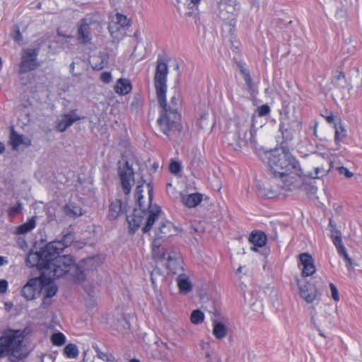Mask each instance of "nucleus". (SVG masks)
I'll use <instances>...</instances> for the list:
<instances>
[{
    "mask_svg": "<svg viewBox=\"0 0 362 362\" xmlns=\"http://www.w3.org/2000/svg\"><path fill=\"white\" fill-rule=\"evenodd\" d=\"M154 76L158 103L160 107V116L157 120L160 130L170 139L177 137L182 129L180 123L181 116L178 112L179 98L176 94L170 98V103L166 101L167 77L168 67L167 62L158 56L156 62Z\"/></svg>",
    "mask_w": 362,
    "mask_h": 362,
    "instance_id": "obj_1",
    "label": "nucleus"
},
{
    "mask_svg": "<svg viewBox=\"0 0 362 362\" xmlns=\"http://www.w3.org/2000/svg\"><path fill=\"white\" fill-rule=\"evenodd\" d=\"M74 233L69 231L63 234L61 240L57 239L47 243V276L57 279L74 270L71 276L75 281H82L86 279L83 268L93 265L95 257H88L76 265L73 256L59 255L74 242Z\"/></svg>",
    "mask_w": 362,
    "mask_h": 362,
    "instance_id": "obj_2",
    "label": "nucleus"
},
{
    "mask_svg": "<svg viewBox=\"0 0 362 362\" xmlns=\"http://www.w3.org/2000/svg\"><path fill=\"white\" fill-rule=\"evenodd\" d=\"M267 163L276 184L285 191L292 192L303 185V170L298 160L287 146L274 148L265 153Z\"/></svg>",
    "mask_w": 362,
    "mask_h": 362,
    "instance_id": "obj_3",
    "label": "nucleus"
},
{
    "mask_svg": "<svg viewBox=\"0 0 362 362\" xmlns=\"http://www.w3.org/2000/svg\"><path fill=\"white\" fill-rule=\"evenodd\" d=\"M25 263L39 272V276L30 279L21 289V295L30 300L39 296L45 288V245L41 246L39 250L34 245L27 255Z\"/></svg>",
    "mask_w": 362,
    "mask_h": 362,
    "instance_id": "obj_4",
    "label": "nucleus"
},
{
    "mask_svg": "<svg viewBox=\"0 0 362 362\" xmlns=\"http://www.w3.org/2000/svg\"><path fill=\"white\" fill-rule=\"evenodd\" d=\"M27 329H6L0 337V358L8 357L12 362L25 358L28 353L24 339Z\"/></svg>",
    "mask_w": 362,
    "mask_h": 362,
    "instance_id": "obj_5",
    "label": "nucleus"
},
{
    "mask_svg": "<svg viewBox=\"0 0 362 362\" xmlns=\"http://www.w3.org/2000/svg\"><path fill=\"white\" fill-rule=\"evenodd\" d=\"M161 212V209L158 205L150 204L147 210L144 206L134 209L132 215L127 216L129 230L134 233L140 227L144 218L147 216L146 224L142 230L144 233L149 232L155 221L158 219Z\"/></svg>",
    "mask_w": 362,
    "mask_h": 362,
    "instance_id": "obj_6",
    "label": "nucleus"
},
{
    "mask_svg": "<svg viewBox=\"0 0 362 362\" xmlns=\"http://www.w3.org/2000/svg\"><path fill=\"white\" fill-rule=\"evenodd\" d=\"M301 122L294 115L288 112L281 113L279 130L282 136L281 146H287L294 139L296 133L300 130Z\"/></svg>",
    "mask_w": 362,
    "mask_h": 362,
    "instance_id": "obj_7",
    "label": "nucleus"
},
{
    "mask_svg": "<svg viewBox=\"0 0 362 362\" xmlns=\"http://www.w3.org/2000/svg\"><path fill=\"white\" fill-rule=\"evenodd\" d=\"M249 129L248 124L236 122L233 129L226 134L224 142L233 150L240 151L243 146L246 144V135Z\"/></svg>",
    "mask_w": 362,
    "mask_h": 362,
    "instance_id": "obj_8",
    "label": "nucleus"
},
{
    "mask_svg": "<svg viewBox=\"0 0 362 362\" xmlns=\"http://www.w3.org/2000/svg\"><path fill=\"white\" fill-rule=\"evenodd\" d=\"M235 0H223L218 3V18L228 23L230 25H235Z\"/></svg>",
    "mask_w": 362,
    "mask_h": 362,
    "instance_id": "obj_9",
    "label": "nucleus"
},
{
    "mask_svg": "<svg viewBox=\"0 0 362 362\" xmlns=\"http://www.w3.org/2000/svg\"><path fill=\"white\" fill-rule=\"evenodd\" d=\"M118 174L122 190L127 195L130 193L132 184L134 182V170L128 161H125L122 166L119 167Z\"/></svg>",
    "mask_w": 362,
    "mask_h": 362,
    "instance_id": "obj_10",
    "label": "nucleus"
},
{
    "mask_svg": "<svg viewBox=\"0 0 362 362\" xmlns=\"http://www.w3.org/2000/svg\"><path fill=\"white\" fill-rule=\"evenodd\" d=\"M37 54L38 52L36 49H27L23 51L20 64V71L21 73L32 71L38 66L37 62Z\"/></svg>",
    "mask_w": 362,
    "mask_h": 362,
    "instance_id": "obj_11",
    "label": "nucleus"
},
{
    "mask_svg": "<svg viewBox=\"0 0 362 362\" xmlns=\"http://www.w3.org/2000/svg\"><path fill=\"white\" fill-rule=\"evenodd\" d=\"M84 119L77 114V110L73 109L64 114L57 119L56 128L59 132H65L74 122Z\"/></svg>",
    "mask_w": 362,
    "mask_h": 362,
    "instance_id": "obj_12",
    "label": "nucleus"
},
{
    "mask_svg": "<svg viewBox=\"0 0 362 362\" xmlns=\"http://www.w3.org/2000/svg\"><path fill=\"white\" fill-rule=\"evenodd\" d=\"M166 267L173 274H179L183 272V261L180 253L176 251H170L168 253Z\"/></svg>",
    "mask_w": 362,
    "mask_h": 362,
    "instance_id": "obj_13",
    "label": "nucleus"
},
{
    "mask_svg": "<svg viewBox=\"0 0 362 362\" xmlns=\"http://www.w3.org/2000/svg\"><path fill=\"white\" fill-rule=\"evenodd\" d=\"M299 264L303 266V276H312L316 272L314 259L312 255L308 252H303L299 255Z\"/></svg>",
    "mask_w": 362,
    "mask_h": 362,
    "instance_id": "obj_14",
    "label": "nucleus"
},
{
    "mask_svg": "<svg viewBox=\"0 0 362 362\" xmlns=\"http://www.w3.org/2000/svg\"><path fill=\"white\" fill-rule=\"evenodd\" d=\"M90 20L83 18L78 28V40L82 44H86L91 40Z\"/></svg>",
    "mask_w": 362,
    "mask_h": 362,
    "instance_id": "obj_15",
    "label": "nucleus"
},
{
    "mask_svg": "<svg viewBox=\"0 0 362 362\" xmlns=\"http://www.w3.org/2000/svg\"><path fill=\"white\" fill-rule=\"evenodd\" d=\"M9 142L13 150H18L20 145L25 146L31 145L30 139L25 137L23 135L18 134L13 129L11 130Z\"/></svg>",
    "mask_w": 362,
    "mask_h": 362,
    "instance_id": "obj_16",
    "label": "nucleus"
},
{
    "mask_svg": "<svg viewBox=\"0 0 362 362\" xmlns=\"http://www.w3.org/2000/svg\"><path fill=\"white\" fill-rule=\"evenodd\" d=\"M300 296L308 303H313L317 298V291L311 284L299 285Z\"/></svg>",
    "mask_w": 362,
    "mask_h": 362,
    "instance_id": "obj_17",
    "label": "nucleus"
},
{
    "mask_svg": "<svg viewBox=\"0 0 362 362\" xmlns=\"http://www.w3.org/2000/svg\"><path fill=\"white\" fill-rule=\"evenodd\" d=\"M249 241L255 246L262 247L266 245L267 237L263 231L254 230L249 236Z\"/></svg>",
    "mask_w": 362,
    "mask_h": 362,
    "instance_id": "obj_18",
    "label": "nucleus"
},
{
    "mask_svg": "<svg viewBox=\"0 0 362 362\" xmlns=\"http://www.w3.org/2000/svg\"><path fill=\"white\" fill-rule=\"evenodd\" d=\"M202 201V194L200 193H192L182 197V204L188 208H194L199 205Z\"/></svg>",
    "mask_w": 362,
    "mask_h": 362,
    "instance_id": "obj_19",
    "label": "nucleus"
},
{
    "mask_svg": "<svg viewBox=\"0 0 362 362\" xmlns=\"http://www.w3.org/2000/svg\"><path fill=\"white\" fill-rule=\"evenodd\" d=\"M64 211L68 217L71 218H76L83 214L81 207L72 202H69L65 205Z\"/></svg>",
    "mask_w": 362,
    "mask_h": 362,
    "instance_id": "obj_20",
    "label": "nucleus"
},
{
    "mask_svg": "<svg viewBox=\"0 0 362 362\" xmlns=\"http://www.w3.org/2000/svg\"><path fill=\"white\" fill-rule=\"evenodd\" d=\"M177 284L180 292L182 293H188L192 290V284L188 278L183 274H179L177 279Z\"/></svg>",
    "mask_w": 362,
    "mask_h": 362,
    "instance_id": "obj_21",
    "label": "nucleus"
},
{
    "mask_svg": "<svg viewBox=\"0 0 362 362\" xmlns=\"http://www.w3.org/2000/svg\"><path fill=\"white\" fill-rule=\"evenodd\" d=\"M122 202L120 199H115L109 206L108 218L110 220L116 219L122 212Z\"/></svg>",
    "mask_w": 362,
    "mask_h": 362,
    "instance_id": "obj_22",
    "label": "nucleus"
},
{
    "mask_svg": "<svg viewBox=\"0 0 362 362\" xmlns=\"http://www.w3.org/2000/svg\"><path fill=\"white\" fill-rule=\"evenodd\" d=\"M172 230H174L173 223L170 221L160 222L159 226L156 228V235L165 238L172 235Z\"/></svg>",
    "mask_w": 362,
    "mask_h": 362,
    "instance_id": "obj_23",
    "label": "nucleus"
},
{
    "mask_svg": "<svg viewBox=\"0 0 362 362\" xmlns=\"http://www.w3.org/2000/svg\"><path fill=\"white\" fill-rule=\"evenodd\" d=\"M49 328L52 330L49 335V340L52 345L56 346H62L64 345L66 341V336L59 331L54 330V328L52 327Z\"/></svg>",
    "mask_w": 362,
    "mask_h": 362,
    "instance_id": "obj_24",
    "label": "nucleus"
},
{
    "mask_svg": "<svg viewBox=\"0 0 362 362\" xmlns=\"http://www.w3.org/2000/svg\"><path fill=\"white\" fill-rule=\"evenodd\" d=\"M163 239V238L155 235V237L151 244L153 255L154 257L158 259V260L165 259L166 254L165 252H160V247L161 246Z\"/></svg>",
    "mask_w": 362,
    "mask_h": 362,
    "instance_id": "obj_25",
    "label": "nucleus"
},
{
    "mask_svg": "<svg viewBox=\"0 0 362 362\" xmlns=\"http://www.w3.org/2000/svg\"><path fill=\"white\" fill-rule=\"evenodd\" d=\"M115 91L119 95H127L132 90V84L128 79L119 78L115 87Z\"/></svg>",
    "mask_w": 362,
    "mask_h": 362,
    "instance_id": "obj_26",
    "label": "nucleus"
},
{
    "mask_svg": "<svg viewBox=\"0 0 362 362\" xmlns=\"http://www.w3.org/2000/svg\"><path fill=\"white\" fill-rule=\"evenodd\" d=\"M151 280L153 287L157 288L158 284L165 281V276L160 269L156 267L151 272Z\"/></svg>",
    "mask_w": 362,
    "mask_h": 362,
    "instance_id": "obj_27",
    "label": "nucleus"
},
{
    "mask_svg": "<svg viewBox=\"0 0 362 362\" xmlns=\"http://www.w3.org/2000/svg\"><path fill=\"white\" fill-rule=\"evenodd\" d=\"M212 333L217 339H221L227 334V327L222 322L214 321Z\"/></svg>",
    "mask_w": 362,
    "mask_h": 362,
    "instance_id": "obj_28",
    "label": "nucleus"
},
{
    "mask_svg": "<svg viewBox=\"0 0 362 362\" xmlns=\"http://www.w3.org/2000/svg\"><path fill=\"white\" fill-rule=\"evenodd\" d=\"M35 227V220L33 217L30 218L27 222L18 226L16 229V234H25L32 230Z\"/></svg>",
    "mask_w": 362,
    "mask_h": 362,
    "instance_id": "obj_29",
    "label": "nucleus"
},
{
    "mask_svg": "<svg viewBox=\"0 0 362 362\" xmlns=\"http://www.w3.org/2000/svg\"><path fill=\"white\" fill-rule=\"evenodd\" d=\"M63 353L68 358H76L78 356L79 351L77 346L75 344H68L63 349Z\"/></svg>",
    "mask_w": 362,
    "mask_h": 362,
    "instance_id": "obj_30",
    "label": "nucleus"
},
{
    "mask_svg": "<svg viewBox=\"0 0 362 362\" xmlns=\"http://www.w3.org/2000/svg\"><path fill=\"white\" fill-rule=\"evenodd\" d=\"M93 349L100 359L106 362H117L112 354L102 351L97 344L93 345Z\"/></svg>",
    "mask_w": 362,
    "mask_h": 362,
    "instance_id": "obj_31",
    "label": "nucleus"
},
{
    "mask_svg": "<svg viewBox=\"0 0 362 362\" xmlns=\"http://www.w3.org/2000/svg\"><path fill=\"white\" fill-rule=\"evenodd\" d=\"M333 127L335 129L334 141L338 144L346 136V130L341 122L336 124V126H333Z\"/></svg>",
    "mask_w": 362,
    "mask_h": 362,
    "instance_id": "obj_32",
    "label": "nucleus"
},
{
    "mask_svg": "<svg viewBox=\"0 0 362 362\" xmlns=\"http://www.w3.org/2000/svg\"><path fill=\"white\" fill-rule=\"evenodd\" d=\"M53 277L47 276V298H52L56 295L58 288L52 281Z\"/></svg>",
    "mask_w": 362,
    "mask_h": 362,
    "instance_id": "obj_33",
    "label": "nucleus"
},
{
    "mask_svg": "<svg viewBox=\"0 0 362 362\" xmlns=\"http://www.w3.org/2000/svg\"><path fill=\"white\" fill-rule=\"evenodd\" d=\"M331 232H332L331 237L332 239V243H333L334 245L335 246L336 249H338L341 247L344 246L343 244L341 232L334 228L332 229Z\"/></svg>",
    "mask_w": 362,
    "mask_h": 362,
    "instance_id": "obj_34",
    "label": "nucleus"
},
{
    "mask_svg": "<svg viewBox=\"0 0 362 362\" xmlns=\"http://www.w3.org/2000/svg\"><path fill=\"white\" fill-rule=\"evenodd\" d=\"M245 83L247 86V91L250 93L252 95H255L257 93V88L255 84L252 81V78L250 76V74H245L244 76H243Z\"/></svg>",
    "mask_w": 362,
    "mask_h": 362,
    "instance_id": "obj_35",
    "label": "nucleus"
},
{
    "mask_svg": "<svg viewBox=\"0 0 362 362\" xmlns=\"http://www.w3.org/2000/svg\"><path fill=\"white\" fill-rule=\"evenodd\" d=\"M204 314L200 310H194L192 312L190 320L192 323L199 325L204 321Z\"/></svg>",
    "mask_w": 362,
    "mask_h": 362,
    "instance_id": "obj_36",
    "label": "nucleus"
},
{
    "mask_svg": "<svg viewBox=\"0 0 362 362\" xmlns=\"http://www.w3.org/2000/svg\"><path fill=\"white\" fill-rule=\"evenodd\" d=\"M118 27L116 30H119L120 28L126 27L129 25V21L126 16L117 13L115 16V22Z\"/></svg>",
    "mask_w": 362,
    "mask_h": 362,
    "instance_id": "obj_37",
    "label": "nucleus"
},
{
    "mask_svg": "<svg viewBox=\"0 0 362 362\" xmlns=\"http://www.w3.org/2000/svg\"><path fill=\"white\" fill-rule=\"evenodd\" d=\"M323 117H325L327 122L333 126H336V124L341 123V119L337 117L334 115L332 112L328 115H322Z\"/></svg>",
    "mask_w": 362,
    "mask_h": 362,
    "instance_id": "obj_38",
    "label": "nucleus"
},
{
    "mask_svg": "<svg viewBox=\"0 0 362 362\" xmlns=\"http://www.w3.org/2000/svg\"><path fill=\"white\" fill-rule=\"evenodd\" d=\"M142 192H143L142 185L136 186L135 192H134V197L137 201L138 206H141V207H142V206H144L143 203H142V199L144 198V197L142 195Z\"/></svg>",
    "mask_w": 362,
    "mask_h": 362,
    "instance_id": "obj_39",
    "label": "nucleus"
},
{
    "mask_svg": "<svg viewBox=\"0 0 362 362\" xmlns=\"http://www.w3.org/2000/svg\"><path fill=\"white\" fill-rule=\"evenodd\" d=\"M92 67L95 70H101L104 67V59L103 57H94L93 58Z\"/></svg>",
    "mask_w": 362,
    "mask_h": 362,
    "instance_id": "obj_40",
    "label": "nucleus"
},
{
    "mask_svg": "<svg viewBox=\"0 0 362 362\" xmlns=\"http://www.w3.org/2000/svg\"><path fill=\"white\" fill-rule=\"evenodd\" d=\"M256 111L259 117H264L270 113L271 109L267 104H264L258 107Z\"/></svg>",
    "mask_w": 362,
    "mask_h": 362,
    "instance_id": "obj_41",
    "label": "nucleus"
},
{
    "mask_svg": "<svg viewBox=\"0 0 362 362\" xmlns=\"http://www.w3.org/2000/svg\"><path fill=\"white\" fill-rule=\"evenodd\" d=\"M337 170L340 175H344L346 178H351L354 176V173L344 166L337 167Z\"/></svg>",
    "mask_w": 362,
    "mask_h": 362,
    "instance_id": "obj_42",
    "label": "nucleus"
},
{
    "mask_svg": "<svg viewBox=\"0 0 362 362\" xmlns=\"http://www.w3.org/2000/svg\"><path fill=\"white\" fill-rule=\"evenodd\" d=\"M170 170L173 174H177L181 170V164L177 161H173L169 166Z\"/></svg>",
    "mask_w": 362,
    "mask_h": 362,
    "instance_id": "obj_43",
    "label": "nucleus"
},
{
    "mask_svg": "<svg viewBox=\"0 0 362 362\" xmlns=\"http://www.w3.org/2000/svg\"><path fill=\"white\" fill-rule=\"evenodd\" d=\"M328 170H325L322 168H315V175L313 176V178H320L327 175Z\"/></svg>",
    "mask_w": 362,
    "mask_h": 362,
    "instance_id": "obj_44",
    "label": "nucleus"
},
{
    "mask_svg": "<svg viewBox=\"0 0 362 362\" xmlns=\"http://www.w3.org/2000/svg\"><path fill=\"white\" fill-rule=\"evenodd\" d=\"M22 204L18 203L16 206H12L8 210L9 216H13L21 211L22 209Z\"/></svg>",
    "mask_w": 362,
    "mask_h": 362,
    "instance_id": "obj_45",
    "label": "nucleus"
},
{
    "mask_svg": "<svg viewBox=\"0 0 362 362\" xmlns=\"http://www.w3.org/2000/svg\"><path fill=\"white\" fill-rule=\"evenodd\" d=\"M329 287H330V289H331V293H332V298L335 300V301H339V293H338V290L337 288V287L335 286V285L332 283H330L329 284Z\"/></svg>",
    "mask_w": 362,
    "mask_h": 362,
    "instance_id": "obj_46",
    "label": "nucleus"
},
{
    "mask_svg": "<svg viewBox=\"0 0 362 362\" xmlns=\"http://www.w3.org/2000/svg\"><path fill=\"white\" fill-rule=\"evenodd\" d=\"M100 80L105 83H109L112 81V75L110 72H103L100 75Z\"/></svg>",
    "mask_w": 362,
    "mask_h": 362,
    "instance_id": "obj_47",
    "label": "nucleus"
},
{
    "mask_svg": "<svg viewBox=\"0 0 362 362\" xmlns=\"http://www.w3.org/2000/svg\"><path fill=\"white\" fill-rule=\"evenodd\" d=\"M236 65L238 67V69L240 70V72L242 74V76H244L245 74L250 73L249 70L245 67V64L243 62H241V61L236 62Z\"/></svg>",
    "mask_w": 362,
    "mask_h": 362,
    "instance_id": "obj_48",
    "label": "nucleus"
},
{
    "mask_svg": "<svg viewBox=\"0 0 362 362\" xmlns=\"http://www.w3.org/2000/svg\"><path fill=\"white\" fill-rule=\"evenodd\" d=\"M8 289V282L6 280H0V293H4Z\"/></svg>",
    "mask_w": 362,
    "mask_h": 362,
    "instance_id": "obj_49",
    "label": "nucleus"
},
{
    "mask_svg": "<svg viewBox=\"0 0 362 362\" xmlns=\"http://www.w3.org/2000/svg\"><path fill=\"white\" fill-rule=\"evenodd\" d=\"M335 79L337 81H340L341 80L345 79V75L342 71H339L337 75L335 76Z\"/></svg>",
    "mask_w": 362,
    "mask_h": 362,
    "instance_id": "obj_50",
    "label": "nucleus"
},
{
    "mask_svg": "<svg viewBox=\"0 0 362 362\" xmlns=\"http://www.w3.org/2000/svg\"><path fill=\"white\" fill-rule=\"evenodd\" d=\"M148 199L149 202H151L152 198H153V187L151 186L150 184H148Z\"/></svg>",
    "mask_w": 362,
    "mask_h": 362,
    "instance_id": "obj_51",
    "label": "nucleus"
},
{
    "mask_svg": "<svg viewBox=\"0 0 362 362\" xmlns=\"http://www.w3.org/2000/svg\"><path fill=\"white\" fill-rule=\"evenodd\" d=\"M21 33L18 29L16 31V35L14 36V40L17 42H19L21 40Z\"/></svg>",
    "mask_w": 362,
    "mask_h": 362,
    "instance_id": "obj_52",
    "label": "nucleus"
},
{
    "mask_svg": "<svg viewBox=\"0 0 362 362\" xmlns=\"http://www.w3.org/2000/svg\"><path fill=\"white\" fill-rule=\"evenodd\" d=\"M337 252H338L339 256H341V255L347 252L345 246L341 247L337 249Z\"/></svg>",
    "mask_w": 362,
    "mask_h": 362,
    "instance_id": "obj_53",
    "label": "nucleus"
},
{
    "mask_svg": "<svg viewBox=\"0 0 362 362\" xmlns=\"http://www.w3.org/2000/svg\"><path fill=\"white\" fill-rule=\"evenodd\" d=\"M346 263V267L348 269H352V264H353V261L352 259L350 258L348 259V261H345Z\"/></svg>",
    "mask_w": 362,
    "mask_h": 362,
    "instance_id": "obj_54",
    "label": "nucleus"
},
{
    "mask_svg": "<svg viewBox=\"0 0 362 362\" xmlns=\"http://www.w3.org/2000/svg\"><path fill=\"white\" fill-rule=\"evenodd\" d=\"M7 262L6 258L4 257L0 256V266L4 265Z\"/></svg>",
    "mask_w": 362,
    "mask_h": 362,
    "instance_id": "obj_55",
    "label": "nucleus"
},
{
    "mask_svg": "<svg viewBox=\"0 0 362 362\" xmlns=\"http://www.w3.org/2000/svg\"><path fill=\"white\" fill-rule=\"evenodd\" d=\"M341 257H342L345 261H348V259H350V257L349 256L347 252L341 255Z\"/></svg>",
    "mask_w": 362,
    "mask_h": 362,
    "instance_id": "obj_56",
    "label": "nucleus"
},
{
    "mask_svg": "<svg viewBox=\"0 0 362 362\" xmlns=\"http://www.w3.org/2000/svg\"><path fill=\"white\" fill-rule=\"evenodd\" d=\"M341 257H342L345 261H348V259H350V257L349 256L347 252L341 255Z\"/></svg>",
    "mask_w": 362,
    "mask_h": 362,
    "instance_id": "obj_57",
    "label": "nucleus"
},
{
    "mask_svg": "<svg viewBox=\"0 0 362 362\" xmlns=\"http://www.w3.org/2000/svg\"><path fill=\"white\" fill-rule=\"evenodd\" d=\"M201 0H190V3L192 4L194 6H197Z\"/></svg>",
    "mask_w": 362,
    "mask_h": 362,
    "instance_id": "obj_58",
    "label": "nucleus"
},
{
    "mask_svg": "<svg viewBox=\"0 0 362 362\" xmlns=\"http://www.w3.org/2000/svg\"><path fill=\"white\" fill-rule=\"evenodd\" d=\"M5 150L4 145L0 142V154H1Z\"/></svg>",
    "mask_w": 362,
    "mask_h": 362,
    "instance_id": "obj_59",
    "label": "nucleus"
},
{
    "mask_svg": "<svg viewBox=\"0 0 362 362\" xmlns=\"http://www.w3.org/2000/svg\"><path fill=\"white\" fill-rule=\"evenodd\" d=\"M45 304V293L42 294V305H44Z\"/></svg>",
    "mask_w": 362,
    "mask_h": 362,
    "instance_id": "obj_60",
    "label": "nucleus"
},
{
    "mask_svg": "<svg viewBox=\"0 0 362 362\" xmlns=\"http://www.w3.org/2000/svg\"><path fill=\"white\" fill-rule=\"evenodd\" d=\"M257 247H258L257 246H255V245H253V246H252V247H251V248H250V249H251V250H252V251H254V252H257V251H258Z\"/></svg>",
    "mask_w": 362,
    "mask_h": 362,
    "instance_id": "obj_61",
    "label": "nucleus"
},
{
    "mask_svg": "<svg viewBox=\"0 0 362 362\" xmlns=\"http://www.w3.org/2000/svg\"><path fill=\"white\" fill-rule=\"evenodd\" d=\"M129 362H141L139 359L133 358L131 359Z\"/></svg>",
    "mask_w": 362,
    "mask_h": 362,
    "instance_id": "obj_62",
    "label": "nucleus"
},
{
    "mask_svg": "<svg viewBox=\"0 0 362 362\" xmlns=\"http://www.w3.org/2000/svg\"><path fill=\"white\" fill-rule=\"evenodd\" d=\"M70 68H71V69H74V62H72V63L71 64V65H70Z\"/></svg>",
    "mask_w": 362,
    "mask_h": 362,
    "instance_id": "obj_63",
    "label": "nucleus"
},
{
    "mask_svg": "<svg viewBox=\"0 0 362 362\" xmlns=\"http://www.w3.org/2000/svg\"><path fill=\"white\" fill-rule=\"evenodd\" d=\"M241 270H242V267H240L237 269V272H238V273H240V272H241Z\"/></svg>",
    "mask_w": 362,
    "mask_h": 362,
    "instance_id": "obj_64",
    "label": "nucleus"
}]
</instances>
